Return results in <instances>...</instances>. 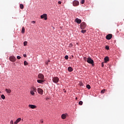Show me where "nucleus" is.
<instances>
[{
    "label": "nucleus",
    "instance_id": "f257e3e1",
    "mask_svg": "<svg viewBox=\"0 0 124 124\" xmlns=\"http://www.w3.org/2000/svg\"><path fill=\"white\" fill-rule=\"evenodd\" d=\"M80 27L81 30H84L86 29V27H87V24H86V23L83 22L80 24Z\"/></svg>",
    "mask_w": 124,
    "mask_h": 124
},
{
    "label": "nucleus",
    "instance_id": "f03ea898",
    "mask_svg": "<svg viewBox=\"0 0 124 124\" xmlns=\"http://www.w3.org/2000/svg\"><path fill=\"white\" fill-rule=\"evenodd\" d=\"M52 81L54 83L57 84V83H59V81H60V78H59L57 77H53L52 78Z\"/></svg>",
    "mask_w": 124,
    "mask_h": 124
},
{
    "label": "nucleus",
    "instance_id": "7ed1b4c3",
    "mask_svg": "<svg viewBox=\"0 0 124 124\" xmlns=\"http://www.w3.org/2000/svg\"><path fill=\"white\" fill-rule=\"evenodd\" d=\"M87 62H88V63H91V64L93 65V59H92L91 57H88L87 58Z\"/></svg>",
    "mask_w": 124,
    "mask_h": 124
},
{
    "label": "nucleus",
    "instance_id": "20e7f679",
    "mask_svg": "<svg viewBox=\"0 0 124 124\" xmlns=\"http://www.w3.org/2000/svg\"><path fill=\"white\" fill-rule=\"evenodd\" d=\"M73 6H78L79 5V1L75 0L73 1Z\"/></svg>",
    "mask_w": 124,
    "mask_h": 124
},
{
    "label": "nucleus",
    "instance_id": "39448f33",
    "mask_svg": "<svg viewBox=\"0 0 124 124\" xmlns=\"http://www.w3.org/2000/svg\"><path fill=\"white\" fill-rule=\"evenodd\" d=\"M9 59L11 62H16V58L14 56H10Z\"/></svg>",
    "mask_w": 124,
    "mask_h": 124
},
{
    "label": "nucleus",
    "instance_id": "423d86ee",
    "mask_svg": "<svg viewBox=\"0 0 124 124\" xmlns=\"http://www.w3.org/2000/svg\"><path fill=\"white\" fill-rule=\"evenodd\" d=\"M41 19H45V20H47V14H44L43 15L41 16Z\"/></svg>",
    "mask_w": 124,
    "mask_h": 124
},
{
    "label": "nucleus",
    "instance_id": "0eeeda50",
    "mask_svg": "<svg viewBox=\"0 0 124 124\" xmlns=\"http://www.w3.org/2000/svg\"><path fill=\"white\" fill-rule=\"evenodd\" d=\"M112 37V34H108L106 36V39H108V40H110L111 38Z\"/></svg>",
    "mask_w": 124,
    "mask_h": 124
},
{
    "label": "nucleus",
    "instance_id": "6e6552de",
    "mask_svg": "<svg viewBox=\"0 0 124 124\" xmlns=\"http://www.w3.org/2000/svg\"><path fill=\"white\" fill-rule=\"evenodd\" d=\"M37 92L40 94H43V90L41 88H38Z\"/></svg>",
    "mask_w": 124,
    "mask_h": 124
},
{
    "label": "nucleus",
    "instance_id": "1a4fd4ad",
    "mask_svg": "<svg viewBox=\"0 0 124 124\" xmlns=\"http://www.w3.org/2000/svg\"><path fill=\"white\" fill-rule=\"evenodd\" d=\"M38 78H39V79H41L43 80V79H44V75H43V74H39L38 75Z\"/></svg>",
    "mask_w": 124,
    "mask_h": 124
},
{
    "label": "nucleus",
    "instance_id": "9d476101",
    "mask_svg": "<svg viewBox=\"0 0 124 124\" xmlns=\"http://www.w3.org/2000/svg\"><path fill=\"white\" fill-rule=\"evenodd\" d=\"M75 22L77 23V24H81L82 20L78 18H76Z\"/></svg>",
    "mask_w": 124,
    "mask_h": 124
},
{
    "label": "nucleus",
    "instance_id": "9b49d317",
    "mask_svg": "<svg viewBox=\"0 0 124 124\" xmlns=\"http://www.w3.org/2000/svg\"><path fill=\"white\" fill-rule=\"evenodd\" d=\"M21 120H22L21 119V118H18L15 122H14V124H18V123L21 122Z\"/></svg>",
    "mask_w": 124,
    "mask_h": 124
},
{
    "label": "nucleus",
    "instance_id": "f8f14e48",
    "mask_svg": "<svg viewBox=\"0 0 124 124\" xmlns=\"http://www.w3.org/2000/svg\"><path fill=\"white\" fill-rule=\"evenodd\" d=\"M29 107L31 109H34L35 108H36V106L33 105H29Z\"/></svg>",
    "mask_w": 124,
    "mask_h": 124
},
{
    "label": "nucleus",
    "instance_id": "ddd939ff",
    "mask_svg": "<svg viewBox=\"0 0 124 124\" xmlns=\"http://www.w3.org/2000/svg\"><path fill=\"white\" fill-rule=\"evenodd\" d=\"M37 82L39 84H41V83H43L44 82V80L43 79H38L37 80Z\"/></svg>",
    "mask_w": 124,
    "mask_h": 124
},
{
    "label": "nucleus",
    "instance_id": "4468645a",
    "mask_svg": "<svg viewBox=\"0 0 124 124\" xmlns=\"http://www.w3.org/2000/svg\"><path fill=\"white\" fill-rule=\"evenodd\" d=\"M104 61L105 62H108L109 61V57L106 56L105 58H104Z\"/></svg>",
    "mask_w": 124,
    "mask_h": 124
},
{
    "label": "nucleus",
    "instance_id": "2eb2a0df",
    "mask_svg": "<svg viewBox=\"0 0 124 124\" xmlns=\"http://www.w3.org/2000/svg\"><path fill=\"white\" fill-rule=\"evenodd\" d=\"M68 71H69L70 72H72V71H73V69L72 68V67H69L68 68Z\"/></svg>",
    "mask_w": 124,
    "mask_h": 124
},
{
    "label": "nucleus",
    "instance_id": "dca6fc26",
    "mask_svg": "<svg viewBox=\"0 0 124 124\" xmlns=\"http://www.w3.org/2000/svg\"><path fill=\"white\" fill-rule=\"evenodd\" d=\"M31 91H32L34 92L35 93H36V91H37L36 88H35L34 87H32V90Z\"/></svg>",
    "mask_w": 124,
    "mask_h": 124
},
{
    "label": "nucleus",
    "instance_id": "f3484780",
    "mask_svg": "<svg viewBox=\"0 0 124 124\" xmlns=\"http://www.w3.org/2000/svg\"><path fill=\"white\" fill-rule=\"evenodd\" d=\"M5 91L7 93H11V90L10 89H6Z\"/></svg>",
    "mask_w": 124,
    "mask_h": 124
},
{
    "label": "nucleus",
    "instance_id": "a211bd4d",
    "mask_svg": "<svg viewBox=\"0 0 124 124\" xmlns=\"http://www.w3.org/2000/svg\"><path fill=\"white\" fill-rule=\"evenodd\" d=\"M66 118V115L64 114H62V118L63 120Z\"/></svg>",
    "mask_w": 124,
    "mask_h": 124
},
{
    "label": "nucleus",
    "instance_id": "6ab92c4d",
    "mask_svg": "<svg viewBox=\"0 0 124 124\" xmlns=\"http://www.w3.org/2000/svg\"><path fill=\"white\" fill-rule=\"evenodd\" d=\"M22 33H25V27H23L21 30Z\"/></svg>",
    "mask_w": 124,
    "mask_h": 124
},
{
    "label": "nucleus",
    "instance_id": "aec40b11",
    "mask_svg": "<svg viewBox=\"0 0 124 124\" xmlns=\"http://www.w3.org/2000/svg\"><path fill=\"white\" fill-rule=\"evenodd\" d=\"M20 8L21 9H24V5H23V4H20Z\"/></svg>",
    "mask_w": 124,
    "mask_h": 124
},
{
    "label": "nucleus",
    "instance_id": "412c9836",
    "mask_svg": "<svg viewBox=\"0 0 124 124\" xmlns=\"http://www.w3.org/2000/svg\"><path fill=\"white\" fill-rule=\"evenodd\" d=\"M86 88H87V89H88V90H90V89H91V85H89V84L87 85H86Z\"/></svg>",
    "mask_w": 124,
    "mask_h": 124
},
{
    "label": "nucleus",
    "instance_id": "4be33fe9",
    "mask_svg": "<svg viewBox=\"0 0 124 124\" xmlns=\"http://www.w3.org/2000/svg\"><path fill=\"white\" fill-rule=\"evenodd\" d=\"M30 93L32 95H34V92L32 91V90L31 91Z\"/></svg>",
    "mask_w": 124,
    "mask_h": 124
},
{
    "label": "nucleus",
    "instance_id": "5701e85b",
    "mask_svg": "<svg viewBox=\"0 0 124 124\" xmlns=\"http://www.w3.org/2000/svg\"><path fill=\"white\" fill-rule=\"evenodd\" d=\"M1 97L2 99H5V96H4L3 94L1 95Z\"/></svg>",
    "mask_w": 124,
    "mask_h": 124
},
{
    "label": "nucleus",
    "instance_id": "b1692460",
    "mask_svg": "<svg viewBox=\"0 0 124 124\" xmlns=\"http://www.w3.org/2000/svg\"><path fill=\"white\" fill-rule=\"evenodd\" d=\"M24 65H28V64H29V63H28L27 61H24Z\"/></svg>",
    "mask_w": 124,
    "mask_h": 124
},
{
    "label": "nucleus",
    "instance_id": "393cba45",
    "mask_svg": "<svg viewBox=\"0 0 124 124\" xmlns=\"http://www.w3.org/2000/svg\"><path fill=\"white\" fill-rule=\"evenodd\" d=\"M24 44V46H27V45H28V42H24L23 43Z\"/></svg>",
    "mask_w": 124,
    "mask_h": 124
},
{
    "label": "nucleus",
    "instance_id": "a878e982",
    "mask_svg": "<svg viewBox=\"0 0 124 124\" xmlns=\"http://www.w3.org/2000/svg\"><path fill=\"white\" fill-rule=\"evenodd\" d=\"M78 104L79 105H83V101H79L78 103Z\"/></svg>",
    "mask_w": 124,
    "mask_h": 124
},
{
    "label": "nucleus",
    "instance_id": "bb28decb",
    "mask_svg": "<svg viewBox=\"0 0 124 124\" xmlns=\"http://www.w3.org/2000/svg\"><path fill=\"white\" fill-rule=\"evenodd\" d=\"M87 31L86 30H82L81 31V32H82V33H85V32H86Z\"/></svg>",
    "mask_w": 124,
    "mask_h": 124
},
{
    "label": "nucleus",
    "instance_id": "cd10ccee",
    "mask_svg": "<svg viewBox=\"0 0 124 124\" xmlns=\"http://www.w3.org/2000/svg\"><path fill=\"white\" fill-rule=\"evenodd\" d=\"M84 3H85V0H82L81 2V4H84Z\"/></svg>",
    "mask_w": 124,
    "mask_h": 124
},
{
    "label": "nucleus",
    "instance_id": "c85d7f7f",
    "mask_svg": "<svg viewBox=\"0 0 124 124\" xmlns=\"http://www.w3.org/2000/svg\"><path fill=\"white\" fill-rule=\"evenodd\" d=\"M105 93V90H103L101 91V93Z\"/></svg>",
    "mask_w": 124,
    "mask_h": 124
},
{
    "label": "nucleus",
    "instance_id": "c756f323",
    "mask_svg": "<svg viewBox=\"0 0 124 124\" xmlns=\"http://www.w3.org/2000/svg\"><path fill=\"white\" fill-rule=\"evenodd\" d=\"M106 49L107 50H109V46H106Z\"/></svg>",
    "mask_w": 124,
    "mask_h": 124
},
{
    "label": "nucleus",
    "instance_id": "7c9ffc66",
    "mask_svg": "<svg viewBox=\"0 0 124 124\" xmlns=\"http://www.w3.org/2000/svg\"><path fill=\"white\" fill-rule=\"evenodd\" d=\"M65 60H68V56L66 55L64 57Z\"/></svg>",
    "mask_w": 124,
    "mask_h": 124
},
{
    "label": "nucleus",
    "instance_id": "2f4dec72",
    "mask_svg": "<svg viewBox=\"0 0 124 124\" xmlns=\"http://www.w3.org/2000/svg\"><path fill=\"white\" fill-rule=\"evenodd\" d=\"M17 59L18 60H20V59H21V57H20V56H17Z\"/></svg>",
    "mask_w": 124,
    "mask_h": 124
},
{
    "label": "nucleus",
    "instance_id": "473e14b6",
    "mask_svg": "<svg viewBox=\"0 0 124 124\" xmlns=\"http://www.w3.org/2000/svg\"><path fill=\"white\" fill-rule=\"evenodd\" d=\"M79 85H80V86H84V84H83V83H80L79 84Z\"/></svg>",
    "mask_w": 124,
    "mask_h": 124
},
{
    "label": "nucleus",
    "instance_id": "72a5a7b5",
    "mask_svg": "<svg viewBox=\"0 0 124 124\" xmlns=\"http://www.w3.org/2000/svg\"><path fill=\"white\" fill-rule=\"evenodd\" d=\"M23 56L24 57V58H27V54H23Z\"/></svg>",
    "mask_w": 124,
    "mask_h": 124
},
{
    "label": "nucleus",
    "instance_id": "f704fd0d",
    "mask_svg": "<svg viewBox=\"0 0 124 124\" xmlns=\"http://www.w3.org/2000/svg\"><path fill=\"white\" fill-rule=\"evenodd\" d=\"M10 124H14L13 123V120H11V122H10Z\"/></svg>",
    "mask_w": 124,
    "mask_h": 124
},
{
    "label": "nucleus",
    "instance_id": "c9c22d12",
    "mask_svg": "<svg viewBox=\"0 0 124 124\" xmlns=\"http://www.w3.org/2000/svg\"><path fill=\"white\" fill-rule=\"evenodd\" d=\"M58 3H59V4H62V1H59Z\"/></svg>",
    "mask_w": 124,
    "mask_h": 124
},
{
    "label": "nucleus",
    "instance_id": "e433bc0d",
    "mask_svg": "<svg viewBox=\"0 0 124 124\" xmlns=\"http://www.w3.org/2000/svg\"><path fill=\"white\" fill-rule=\"evenodd\" d=\"M31 23H32V24H35V21H31Z\"/></svg>",
    "mask_w": 124,
    "mask_h": 124
},
{
    "label": "nucleus",
    "instance_id": "4c0bfd02",
    "mask_svg": "<svg viewBox=\"0 0 124 124\" xmlns=\"http://www.w3.org/2000/svg\"><path fill=\"white\" fill-rule=\"evenodd\" d=\"M104 66V64L103 62H102V67H103Z\"/></svg>",
    "mask_w": 124,
    "mask_h": 124
},
{
    "label": "nucleus",
    "instance_id": "58836bf2",
    "mask_svg": "<svg viewBox=\"0 0 124 124\" xmlns=\"http://www.w3.org/2000/svg\"><path fill=\"white\" fill-rule=\"evenodd\" d=\"M41 123H43V120H41Z\"/></svg>",
    "mask_w": 124,
    "mask_h": 124
},
{
    "label": "nucleus",
    "instance_id": "ea45409f",
    "mask_svg": "<svg viewBox=\"0 0 124 124\" xmlns=\"http://www.w3.org/2000/svg\"><path fill=\"white\" fill-rule=\"evenodd\" d=\"M86 59H87L86 57L84 58V60H85V61H86Z\"/></svg>",
    "mask_w": 124,
    "mask_h": 124
},
{
    "label": "nucleus",
    "instance_id": "a19ab883",
    "mask_svg": "<svg viewBox=\"0 0 124 124\" xmlns=\"http://www.w3.org/2000/svg\"><path fill=\"white\" fill-rule=\"evenodd\" d=\"M47 62H50V60H48Z\"/></svg>",
    "mask_w": 124,
    "mask_h": 124
},
{
    "label": "nucleus",
    "instance_id": "79ce46f5",
    "mask_svg": "<svg viewBox=\"0 0 124 124\" xmlns=\"http://www.w3.org/2000/svg\"><path fill=\"white\" fill-rule=\"evenodd\" d=\"M77 99H78V98L76 97V100H77Z\"/></svg>",
    "mask_w": 124,
    "mask_h": 124
},
{
    "label": "nucleus",
    "instance_id": "37998d69",
    "mask_svg": "<svg viewBox=\"0 0 124 124\" xmlns=\"http://www.w3.org/2000/svg\"><path fill=\"white\" fill-rule=\"evenodd\" d=\"M46 64H48V62H46Z\"/></svg>",
    "mask_w": 124,
    "mask_h": 124
}]
</instances>
